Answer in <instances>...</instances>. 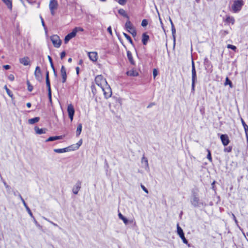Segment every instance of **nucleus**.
Here are the masks:
<instances>
[{
    "mask_svg": "<svg viewBox=\"0 0 248 248\" xmlns=\"http://www.w3.org/2000/svg\"><path fill=\"white\" fill-rule=\"evenodd\" d=\"M96 84L100 87L102 90L105 98L108 99L111 96L112 91L110 86L107 83L106 78L103 76L97 75L95 78Z\"/></svg>",
    "mask_w": 248,
    "mask_h": 248,
    "instance_id": "f257e3e1",
    "label": "nucleus"
},
{
    "mask_svg": "<svg viewBox=\"0 0 248 248\" xmlns=\"http://www.w3.org/2000/svg\"><path fill=\"white\" fill-rule=\"evenodd\" d=\"M244 5L243 0H234L231 6L232 11L234 13H237L241 11L243 6Z\"/></svg>",
    "mask_w": 248,
    "mask_h": 248,
    "instance_id": "f03ea898",
    "label": "nucleus"
},
{
    "mask_svg": "<svg viewBox=\"0 0 248 248\" xmlns=\"http://www.w3.org/2000/svg\"><path fill=\"white\" fill-rule=\"evenodd\" d=\"M125 28L126 31L130 33L133 37H135L137 35V31L136 28L131 23L129 19L127 20L125 24Z\"/></svg>",
    "mask_w": 248,
    "mask_h": 248,
    "instance_id": "7ed1b4c3",
    "label": "nucleus"
},
{
    "mask_svg": "<svg viewBox=\"0 0 248 248\" xmlns=\"http://www.w3.org/2000/svg\"><path fill=\"white\" fill-rule=\"evenodd\" d=\"M51 41L54 47L59 48L62 44V41L58 35H53L50 37Z\"/></svg>",
    "mask_w": 248,
    "mask_h": 248,
    "instance_id": "20e7f679",
    "label": "nucleus"
},
{
    "mask_svg": "<svg viewBox=\"0 0 248 248\" xmlns=\"http://www.w3.org/2000/svg\"><path fill=\"white\" fill-rule=\"evenodd\" d=\"M58 7V3L57 0H50L49 8L52 16L55 15V11Z\"/></svg>",
    "mask_w": 248,
    "mask_h": 248,
    "instance_id": "39448f33",
    "label": "nucleus"
},
{
    "mask_svg": "<svg viewBox=\"0 0 248 248\" xmlns=\"http://www.w3.org/2000/svg\"><path fill=\"white\" fill-rule=\"evenodd\" d=\"M197 80L196 71L194 65V62H192V89L194 90L195 83Z\"/></svg>",
    "mask_w": 248,
    "mask_h": 248,
    "instance_id": "423d86ee",
    "label": "nucleus"
},
{
    "mask_svg": "<svg viewBox=\"0 0 248 248\" xmlns=\"http://www.w3.org/2000/svg\"><path fill=\"white\" fill-rule=\"evenodd\" d=\"M177 233L179 235L180 237L182 239L183 243L185 244L188 245V246H189V245L188 243V241L186 240L185 236L183 229L179 226V224H177Z\"/></svg>",
    "mask_w": 248,
    "mask_h": 248,
    "instance_id": "0eeeda50",
    "label": "nucleus"
},
{
    "mask_svg": "<svg viewBox=\"0 0 248 248\" xmlns=\"http://www.w3.org/2000/svg\"><path fill=\"white\" fill-rule=\"evenodd\" d=\"M67 112L68 113L69 117L72 122L73 120V117L75 114V109L72 104H70L68 105Z\"/></svg>",
    "mask_w": 248,
    "mask_h": 248,
    "instance_id": "6e6552de",
    "label": "nucleus"
},
{
    "mask_svg": "<svg viewBox=\"0 0 248 248\" xmlns=\"http://www.w3.org/2000/svg\"><path fill=\"white\" fill-rule=\"evenodd\" d=\"M77 34L76 29H73L70 33L65 36L64 38V43L66 44L70 39L76 36Z\"/></svg>",
    "mask_w": 248,
    "mask_h": 248,
    "instance_id": "1a4fd4ad",
    "label": "nucleus"
},
{
    "mask_svg": "<svg viewBox=\"0 0 248 248\" xmlns=\"http://www.w3.org/2000/svg\"><path fill=\"white\" fill-rule=\"evenodd\" d=\"M220 138L222 144L224 146L228 145L230 142L229 137L227 134L221 135Z\"/></svg>",
    "mask_w": 248,
    "mask_h": 248,
    "instance_id": "9d476101",
    "label": "nucleus"
},
{
    "mask_svg": "<svg viewBox=\"0 0 248 248\" xmlns=\"http://www.w3.org/2000/svg\"><path fill=\"white\" fill-rule=\"evenodd\" d=\"M61 75L62 78V82L65 83L67 79L66 70L63 65H62L61 69Z\"/></svg>",
    "mask_w": 248,
    "mask_h": 248,
    "instance_id": "9b49d317",
    "label": "nucleus"
},
{
    "mask_svg": "<svg viewBox=\"0 0 248 248\" xmlns=\"http://www.w3.org/2000/svg\"><path fill=\"white\" fill-rule=\"evenodd\" d=\"M88 56L91 61L95 62L98 59V54L96 52H90L88 53Z\"/></svg>",
    "mask_w": 248,
    "mask_h": 248,
    "instance_id": "f8f14e48",
    "label": "nucleus"
},
{
    "mask_svg": "<svg viewBox=\"0 0 248 248\" xmlns=\"http://www.w3.org/2000/svg\"><path fill=\"white\" fill-rule=\"evenodd\" d=\"M34 75L36 79L40 81L42 78L41 71L40 68L39 66H36L35 71H34Z\"/></svg>",
    "mask_w": 248,
    "mask_h": 248,
    "instance_id": "ddd939ff",
    "label": "nucleus"
},
{
    "mask_svg": "<svg viewBox=\"0 0 248 248\" xmlns=\"http://www.w3.org/2000/svg\"><path fill=\"white\" fill-rule=\"evenodd\" d=\"M19 62L24 66H27L30 64V58L27 56L20 59Z\"/></svg>",
    "mask_w": 248,
    "mask_h": 248,
    "instance_id": "4468645a",
    "label": "nucleus"
},
{
    "mask_svg": "<svg viewBox=\"0 0 248 248\" xmlns=\"http://www.w3.org/2000/svg\"><path fill=\"white\" fill-rule=\"evenodd\" d=\"M81 188V183L80 181H78L76 185L73 188V192L75 194H77Z\"/></svg>",
    "mask_w": 248,
    "mask_h": 248,
    "instance_id": "2eb2a0df",
    "label": "nucleus"
},
{
    "mask_svg": "<svg viewBox=\"0 0 248 248\" xmlns=\"http://www.w3.org/2000/svg\"><path fill=\"white\" fill-rule=\"evenodd\" d=\"M149 40V36L146 32H144L142 35V43L144 45H146Z\"/></svg>",
    "mask_w": 248,
    "mask_h": 248,
    "instance_id": "dca6fc26",
    "label": "nucleus"
},
{
    "mask_svg": "<svg viewBox=\"0 0 248 248\" xmlns=\"http://www.w3.org/2000/svg\"><path fill=\"white\" fill-rule=\"evenodd\" d=\"M225 22L228 24L233 25L235 23V19L233 16H226Z\"/></svg>",
    "mask_w": 248,
    "mask_h": 248,
    "instance_id": "f3484780",
    "label": "nucleus"
},
{
    "mask_svg": "<svg viewBox=\"0 0 248 248\" xmlns=\"http://www.w3.org/2000/svg\"><path fill=\"white\" fill-rule=\"evenodd\" d=\"M70 147H68L62 149H55L54 150V151L57 153H63L70 151L71 149H69Z\"/></svg>",
    "mask_w": 248,
    "mask_h": 248,
    "instance_id": "a211bd4d",
    "label": "nucleus"
},
{
    "mask_svg": "<svg viewBox=\"0 0 248 248\" xmlns=\"http://www.w3.org/2000/svg\"><path fill=\"white\" fill-rule=\"evenodd\" d=\"M126 74L127 76L132 77H136L139 75L138 72L134 69H131L130 70L126 72Z\"/></svg>",
    "mask_w": 248,
    "mask_h": 248,
    "instance_id": "6ab92c4d",
    "label": "nucleus"
},
{
    "mask_svg": "<svg viewBox=\"0 0 248 248\" xmlns=\"http://www.w3.org/2000/svg\"><path fill=\"white\" fill-rule=\"evenodd\" d=\"M34 130L36 134H41L46 133V128H39L38 127L35 126Z\"/></svg>",
    "mask_w": 248,
    "mask_h": 248,
    "instance_id": "aec40b11",
    "label": "nucleus"
},
{
    "mask_svg": "<svg viewBox=\"0 0 248 248\" xmlns=\"http://www.w3.org/2000/svg\"><path fill=\"white\" fill-rule=\"evenodd\" d=\"M127 56L130 63L132 65H135V61L133 58L132 53L130 51H127Z\"/></svg>",
    "mask_w": 248,
    "mask_h": 248,
    "instance_id": "412c9836",
    "label": "nucleus"
},
{
    "mask_svg": "<svg viewBox=\"0 0 248 248\" xmlns=\"http://www.w3.org/2000/svg\"><path fill=\"white\" fill-rule=\"evenodd\" d=\"M2 1L6 5L8 8L10 10L12 9V0H2Z\"/></svg>",
    "mask_w": 248,
    "mask_h": 248,
    "instance_id": "4be33fe9",
    "label": "nucleus"
},
{
    "mask_svg": "<svg viewBox=\"0 0 248 248\" xmlns=\"http://www.w3.org/2000/svg\"><path fill=\"white\" fill-rule=\"evenodd\" d=\"M62 139V136H57L50 137L49 138H48L46 140V142L51 141H54V140H60V139Z\"/></svg>",
    "mask_w": 248,
    "mask_h": 248,
    "instance_id": "5701e85b",
    "label": "nucleus"
},
{
    "mask_svg": "<svg viewBox=\"0 0 248 248\" xmlns=\"http://www.w3.org/2000/svg\"><path fill=\"white\" fill-rule=\"evenodd\" d=\"M46 87H47V89L51 88V87H50V80H49V72H48V71H47L46 73Z\"/></svg>",
    "mask_w": 248,
    "mask_h": 248,
    "instance_id": "b1692460",
    "label": "nucleus"
},
{
    "mask_svg": "<svg viewBox=\"0 0 248 248\" xmlns=\"http://www.w3.org/2000/svg\"><path fill=\"white\" fill-rule=\"evenodd\" d=\"M39 120H40V118L37 117H35V118L29 119L28 122L30 124H32L36 123H37L39 121Z\"/></svg>",
    "mask_w": 248,
    "mask_h": 248,
    "instance_id": "393cba45",
    "label": "nucleus"
},
{
    "mask_svg": "<svg viewBox=\"0 0 248 248\" xmlns=\"http://www.w3.org/2000/svg\"><path fill=\"white\" fill-rule=\"evenodd\" d=\"M199 201V198L196 196H194L193 197L192 201V204L193 205H194L195 206H196L198 204Z\"/></svg>",
    "mask_w": 248,
    "mask_h": 248,
    "instance_id": "a878e982",
    "label": "nucleus"
},
{
    "mask_svg": "<svg viewBox=\"0 0 248 248\" xmlns=\"http://www.w3.org/2000/svg\"><path fill=\"white\" fill-rule=\"evenodd\" d=\"M82 124H79L78 125L77 128V130H76V134H77V136H78L80 134L81 130H82Z\"/></svg>",
    "mask_w": 248,
    "mask_h": 248,
    "instance_id": "bb28decb",
    "label": "nucleus"
},
{
    "mask_svg": "<svg viewBox=\"0 0 248 248\" xmlns=\"http://www.w3.org/2000/svg\"><path fill=\"white\" fill-rule=\"evenodd\" d=\"M123 35L124 36V37L127 39V40L132 45L133 44V41L131 39V38L130 37V36L128 35L127 34H126V33H124V32L123 33Z\"/></svg>",
    "mask_w": 248,
    "mask_h": 248,
    "instance_id": "cd10ccee",
    "label": "nucleus"
},
{
    "mask_svg": "<svg viewBox=\"0 0 248 248\" xmlns=\"http://www.w3.org/2000/svg\"><path fill=\"white\" fill-rule=\"evenodd\" d=\"M118 216L119 218L124 221L125 224H127L128 223V220L124 217L121 213H120L118 214Z\"/></svg>",
    "mask_w": 248,
    "mask_h": 248,
    "instance_id": "c85d7f7f",
    "label": "nucleus"
},
{
    "mask_svg": "<svg viewBox=\"0 0 248 248\" xmlns=\"http://www.w3.org/2000/svg\"><path fill=\"white\" fill-rule=\"evenodd\" d=\"M119 13L121 15L123 16H124L126 17L128 19V20L129 19V16H128V15H127V14L126 13L125 11L124 10L120 9L119 11Z\"/></svg>",
    "mask_w": 248,
    "mask_h": 248,
    "instance_id": "c756f323",
    "label": "nucleus"
},
{
    "mask_svg": "<svg viewBox=\"0 0 248 248\" xmlns=\"http://www.w3.org/2000/svg\"><path fill=\"white\" fill-rule=\"evenodd\" d=\"M4 88L5 89V90H6V92L7 93V94L10 96V97H12L13 94L12 93V92L7 88V86L6 85H5L4 87Z\"/></svg>",
    "mask_w": 248,
    "mask_h": 248,
    "instance_id": "7c9ffc66",
    "label": "nucleus"
},
{
    "mask_svg": "<svg viewBox=\"0 0 248 248\" xmlns=\"http://www.w3.org/2000/svg\"><path fill=\"white\" fill-rule=\"evenodd\" d=\"M229 85L230 87L231 88H232V81L229 79V78L228 77H227L226 78V80H225V85Z\"/></svg>",
    "mask_w": 248,
    "mask_h": 248,
    "instance_id": "2f4dec72",
    "label": "nucleus"
},
{
    "mask_svg": "<svg viewBox=\"0 0 248 248\" xmlns=\"http://www.w3.org/2000/svg\"><path fill=\"white\" fill-rule=\"evenodd\" d=\"M232 147L231 146L225 147L224 149V152L226 153H230L232 152Z\"/></svg>",
    "mask_w": 248,
    "mask_h": 248,
    "instance_id": "473e14b6",
    "label": "nucleus"
},
{
    "mask_svg": "<svg viewBox=\"0 0 248 248\" xmlns=\"http://www.w3.org/2000/svg\"><path fill=\"white\" fill-rule=\"evenodd\" d=\"M27 85H28V90L29 92H31L33 90V86L31 85V84L30 83V81L29 80H28L27 81Z\"/></svg>",
    "mask_w": 248,
    "mask_h": 248,
    "instance_id": "72a5a7b5",
    "label": "nucleus"
},
{
    "mask_svg": "<svg viewBox=\"0 0 248 248\" xmlns=\"http://www.w3.org/2000/svg\"><path fill=\"white\" fill-rule=\"evenodd\" d=\"M207 151L208 152V154L207 155V159L209 160V161L212 162V158L211 156V153L209 149L207 150Z\"/></svg>",
    "mask_w": 248,
    "mask_h": 248,
    "instance_id": "f704fd0d",
    "label": "nucleus"
},
{
    "mask_svg": "<svg viewBox=\"0 0 248 248\" xmlns=\"http://www.w3.org/2000/svg\"><path fill=\"white\" fill-rule=\"evenodd\" d=\"M91 88V90H92V93H93V95H95L96 93V90L95 88V86L93 83L92 84Z\"/></svg>",
    "mask_w": 248,
    "mask_h": 248,
    "instance_id": "c9c22d12",
    "label": "nucleus"
},
{
    "mask_svg": "<svg viewBox=\"0 0 248 248\" xmlns=\"http://www.w3.org/2000/svg\"><path fill=\"white\" fill-rule=\"evenodd\" d=\"M227 47L228 48L231 49L233 50L234 51H236V50L237 49L236 47L235 46H233V45H230V44H228L227 45Z\"/></svg>",
    "mask_w": 248,
    "mask_h": 248,
    "instance_id": "e433bc0d",
    "label": "nucleus"
},
{
    "mask_svg": "<svg viewBox=\"0 0 248 248\" xmlns=\"http://www.w3.org/2000/svg\"><path fill=\"white\" fill-rule=\"evenodd\" d=\"M158 75V70L157 69H154L153 71V76L154 77V78L155 79L156 76Z\"/></svg>",
    "mask_w": 248,
    "mask_h": 248,
    "instance_id": "4c0bfd02",
    "label": "nucleus"
},
{
    "mask_svg": "<svg viewBox=\"0 0 248 248\" xmlns=\"http://www.w3.org/2000/svg\"><path fill=\"white\" fill-rule=\"evenodd\" d=\"M127 0H118V2L121 5H124L126 3Z\"/></svg>",
    "mask_w": 248,
    "mask_h": 248,
    "instance_id": "58836bf2",
    "label": "nucleus"
},
{
    "mask_svg": "<svg viewBox=\"0 0 248 248\" xmlns=\"http://www.w3.org/2000/svg\"><path fill=\"white\" fill-rule=\"evenodd\" d=\"M8 79L11 81H14L15 79V77L14 75L10 74L8 77Z\"/></svg>",
    "mask_w": 248,
    "mask_h": 248,
    "instance_id": "ea45409f",
    "label": "nucleus"
},
{
    "mask_svg": "<svg viewBox=\"0 0 248 248\" xmlns=\"http://www.w3.org/2000/svg\"><path fill=\"white\" fill-rule=\"evenodd\" d=\"M148 24V21L146 19H143L141 22V25L143 27H145Z\"/></svg>",
    "mask_w": 248,
    "mask_h": 248,
    "instance_id": "a19ab883",
    "label": "nucleus"
},
{
    "mask_svg": "<svg viewBox=\"0 0 248 248\" xmlns=\"http://www.w3.org/2000/svg\"><path fill=\"white\" fill-rule=\"evenodd\" d=\"M244 130L246 134L247 141L248 142V126L244 128Z\"/></svg>",
    "mask_w": 248,
    "mask_h": 248,
    "instance_id": "79ce46f5",
    "label": "nucleus"
},
{
    "mask_svg": "<svg viewBox=\"0 0 248 248\" xmlns=\"http://www.w3.org/2000/svg\"><path fill=\"white\" fill-rule=\"evenodd\" d=\"M241 121L242 124L244 128H245L248 127V125L246 124L244 120L242 118L241 119Z\"/></svg>",
    "mask_w": 248,
    "mask_h": 248,
    "instance_id": "37998d69",
    "label": "nucleus"
},
{
    "mask_svg": "<svg viewBox=\"0 0 248 248\" xmlns=\"http://www.w3.org/2000/svg\"><path fill=\"white\" fill-rule=\"evenodd\" d=\"M142 162H145V164L146 165H148V159L146 157L143 156L142 158Z\"/></svg>",
    "mask_w": 248,
    "mask_h": 248,
    "instance_id": "c03bdc74",
    "label": "nucleus"
},
{
    "mask_svg": "<svg viewBox=\"0 0 248 248\" xmlns=\"http://www.w3.org/2000/svg\"><path fill=\"white\" fill-rule=\"evenodd\" d=\"M141 187L145 192L148 193L147 189L142 184H141Z\"/></svg>",
    "mask_w": 248,
    "mask_h": 248,
    "instance_id": "a18cd8bd",
    "label": "nucleus"
},
{
    "mask_svg": "<svg viewBox=\"0 0 248 248\" xmlns=\"http://www.w3.org/2000/svg\"><path fill=\"white\" fill-rule=\"evenodd\" d=\"M65 55H66V53L65 51H62L61 53V55H60V57H61V59H63V58L65 56Z\"/></svg>",
    "mask_w": 248,
    "mask_h": 248,
    "instance_id": "49530a36",
    "label": "nucleus"
},
{
    "mask_svg": "<svg viewBox=\"0 0 248 248\" xmlns=\"http://www.w3.org/2000/svg\"><path fill=\"white\" fill-rule=\"evenodd\" d=\"M48 89V94L49 96V99L51 100V88L47 89Z\"/></svg>",
    "mask_w": 248,
    "mask_h": 248,
    "instance_id": "de8ad7c7",
    "label": "nucleus"
},
{
    "mask_svg": "<svg viewBox=\"0 0 248 248\" xmlns=\"http://www.w3.org/2000/svg\"><path fill=\"white\" fill-rule=\"evenodd\" d=\"M74 29H76L77 32L78 31H83V28H81V27H76V28H75Z\"/></svg>",
    "mask_w": 248,
    "mask_h": 248,
    "instance_id": "09e8293b",
    "label": "nucleus"
},
{
    "mask_svg": "<svg viewBox=\"0 0 248 248\" xmlns=\"http://www.w3.org/2000/svg\"><path fill=\"white\" fill-rule=\"evenodd\" d=\"M107 31L109 33V34L112 35V30H111V28L110 26H109V27L107 29Z\"/></svg>",
    "mask_w": 248,
    "mask_h": 248,
    "instance_id": "8fccbe9b",
    "label": "nucleus"
},
{
    "mask_svg": "<svg viewBox=\"0 0 248 248\" xmlns=\"http://www.w3.org/2000/svg\"><path fill=\"white\" fill-rule=\"evenodd\" d=\"M20 198H21V201H22V202L24 206L25 207L28 206V205H27V204H26V202H25L24 200L23 199V198L21 196H20Z\"/></svg>",
    "mask_w": 248,
    "mask_h": 248,
    "instance_id": "3c124183",
    "label": "nucleus"
},
{
    "mask_svg": "<svg viewBox=\"0 0 248 248\" xmlns=\"http://www.w3.org/2000/svg\"><path fill=\"white\" fill-rule=\"evenodd\" d=\"M3 67L6 69V70H8V69H9L10 68V66L9 65H4L3 66Z\"/></svg>",
    "mask_w": 248,
    "mask_h": 248,
    "instance_id": "603ef678",
    "label": "nucleus"
},
{
    "mask_svg": "<svg viewBox=\"0 0 248 248\" xmlns=\"http://www.w3.org/2000/svg\"><path fill=\"white\" fill-rule=\"evenodd\" d=\"M78 144V146L77 147V148H78V147L81 145L82 144V141L81 140H79L78 142L77 143Z\"/></svg>",
    "mask_w": 248,
    "mask_h": 248,
    "instance_id": "864d4df0",
    "label": "nucleus"
},
{
    "mask_svg": "<svg viewBox=\"0 0 248 248\" xmlns=\"http://www.w3.org/2000/svg\"><path fill=\"white\" fill-rule=\"evenodd\" d=\"M76 69L77 75H78L79 72V68L78 67H77Z\"/></svg>",
    "mask_w": 248,
    "mask_h": 248,
    "instance_id": "5fc2aeb1",
    "label": "nucleus"
},
{
    "mask_svg": "<svg viewBox=\"0 0 248 248\" xmlns=\"http://www.w3.org/2000/svg\"><path fill=\"white\" fill-rule=\"evenodd\" d=\"M26 105L28 108H31V103L28 102L27 103Z\"/></svg>",
    "mask_w": 248,
    "mask_h": 248,
    "instance_id": "6e6d98bb",
    "label": "nucleus"
},
{
    "mask_svg": "<svg viewBox=\"0 0 248 248\" xmlns=\"http://www.w3.org/2000/svg\"><path fill=\"white\" fill-rule=\"evenodd\" d=\"M47 57H48V59L49 60V62H50L52 61V59L51 57L50 56H48Z\"/></svg>",
    "mask_w": 248,
    "mask_h": 248,
    "instance_id": "4d7b16f0",
    "label": "nucleus"
},
{
    "mask_svg": "<svg viewBox=\"0 0 248 248\" xmlns=\"http://www.w3.org/2000/svg\"><path fill=\"white\" fill-rule=\"evenodd\" d=\"M53 71V72L54 73L55 75H56L57 74V72H56V70L55 69V68H54V69H52Z\"/></svg>",
    "mask_w": 248,
    "mask_h": 248,
    "instance_id": "13d9d810",
    "label": "nucleus"
},
{
    "mask_svg": "<svg viewBox=\"0 0 248 248\" xmlns=\"http://www.w3.org/2000/svg\"><path fill=\"white\" fill-rule=\"evenodd\" d=\"M155 104L154 103H151L149 105V106H148V108H150V107H151L153 105H154Z\"/></svg>",
    "mask_w": 248,
    "mask_h": 248,
    "instance_id": "bf43d9fd",
    "label": "nucleus"
},
{
    "mask_svg": "<svg viewBox=\"0 0 248 248\" xmlns=\"http://www.w3.org/2000/svg\"><path fill=\"white\" fill-rule=\"evenodd\" d=\"M68 62H72V58H69L68 60Z\"/></svg>",
    "mask_w": 248,
    "mask_h": 248,
    "instance_id": "052dcab7",
    "label": "nucleus"
},
{
    "mask_svg": "<svg viewBox=\"0 0 248 248\" xmlns=\"http://www.w3.org/2000/svg\"><path fill=\"white\" fill-rule=\"evenodd\" d=\"M26 209L28 210V212H29V211H30V208H29V207L28 206H27V207H26Z\"/></svg>",
    "mask_w": 248,
    "mask_h": 248,
    "instance_id": "680f3d73",
    "label": "nucleus"
},
{
    "mask_svg": "<svg viewBox=\"0 0 248 248\" xmlns=\"http://www.w3.org/2000/svg\"><path fill=\"white\" fill-rule=\"evenodd\" d=\"M215 183H216V182L215 181L212 183V185L213 187H214V186Z\"/></svg>",
    "mask_w": 248,
    "mask_h": 248,
    "instance_id": "e2e57ef3",
    "label": "nucleus"
},
{
    "mask_svg": "<svg viewBox=\"0 0 248 248\" xmlns=\"http://www.w3.org/2000/svg\"><path fill=\"white\" fill-rule=\"evenodd\" d=\"M51 65V67L52 68V69H54V68H55V67H54V65H53V64H51V65Z\"/></svg>",
    "mask_w": 248,
    "mask_h": 248,
    "instance_id": "0e129e2a",
    "label": "nucleus"
},
{
    "mask_svg": "<svg viewBox=\"0 0 248 248\" xmlns=\"http://www.w3.org/2000/svg\"><path fill=\"white\" fill-rule=\"evenodd\" d=\"M28 212H29V213L31 216H32V213H31V210H30V211H29Z\"/></svg>",
    "mask_w": 248,
    "mask_h": 248,
    "instance_id": "69168bd1",
    "label": "nucleus"
},
{
    "mask_svg": "<svg viewBox=\"0 0 248 248\" xmlns=\"http://www.w3.org/2000/svg\"><path fill=\"white\" fill-rule=\"evenodd\" d=\"M42 22L43 25L44 26V22L43 19L42 20Z\"/></svg>",
    "mask_w": 248,
    "mask_h": 248,
    "instance_id": "338daca9",
    "label": "nucleus"
},
{
    "mask_svg": "<svg viewBox=\"0 0 248 248\" xmlns=\"http://www.w3.org/2000/svg\"><path fill=\"white\" fill-rule=\"evenodd\" d=\"M50 65H51L52 64H53V61L50 62Z\"/></svg>",
    "mask_w": 248,
    "mask_h": 248,
    "instance_id": "774afa93",
    "label": "nucleus"
}]
</instances>
